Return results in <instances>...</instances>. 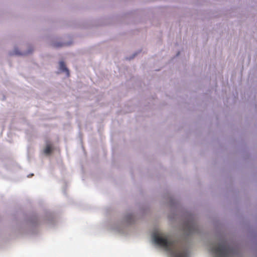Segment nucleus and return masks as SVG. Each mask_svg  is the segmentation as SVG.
Listing matches in <instances>:
<instances>
[{
	"instance_id": "obj_1",
	"label": "nucleus",
	"mask_w": 257,
	"mask_h": 257,
	"mask_svg": "<svg viewBox=\"0 0 257 257\" xmlns=\"http://www.w3.org/2000/svg\"><path fill=\"white\" fill-rule=\"evenodd\" d=\"M155 243L170 252L173 257H187L184 248L178 245L177 242L168 238L166 236L155 234L153 236Z\"/></svg>"
},
{
	"instance_id": "obj_2",
	"label": "nucleus",
	"mask_w": 257,
	"mask_h": 257,
	"mask_svg": "<svg viewBox=\"0 0 257 257\" xmlns=\"http://www.w3.org/2000/svg\"><path fill=\"white\" fill-rule=\"evenodd\" d=\"M211 251L215 255V257H232L233 249L226 241H221L213 245Z\"/></svg>"
},
{
	"instance_id": "obj_3",
	"label": "nucleus",
	"mask_w": 257,
	"mask_h": 257,
	"mask_svg": "<svg viewBox=\"0 0 257 257\" xmlns=\"http://www.w3.org/2000/svg\"><path fill=\"white\" fill-rule=\"evenodd\" d=\"M60 69L61 71L66 72L67 76H69V72L66 68L65 63L63 61H60L59 63Z\"/></svg>"
},
{
	"instance_id": "obj_4",
	"label": "nucleus",
	"mask_w": 257,
	"mask_h": 257,
	"mask_svg": "<svg viewBox=\"0 0 257 257\" xmlns=\"http://www.w3.org/2000/svg\"><path fill=\"white\" fill-rule=\"evenodd\" d=\"M52 147L50 144H47L44 150V153L46 155H49L52 152Z\"/></svg>"
},
{
	"instance_id": "obj_5",
	"label": "nucleus",
	"mask_w": 257,
	"mask_h": 257,
	"mask_svg": "<svg viewBox=\"0 0 257 257\" xmlns=\"http://www.w3.org/2000/svg\"><path fill=\"white\" fill-rule=\"evenodd\" d=\"M189 230L191 233L193 232V230L195 228V225L194 224H190L189 225Z\"/></svg>"
},
{
	"instance_id": "obj_6",
	"label": "nucleus",
	"mask_w": 257,
	"mask_h": 257,
	"mask_svg": "<svg viewBox=\"0 0 257 257\" xmlns=\"http://www.w3.org/2000/svg\"><path fill=\"white\" fill-rule=\"evenodd\" d=\"M16 54H19V53H17V52H16Z\"/></svg>"
}]
</instances>
